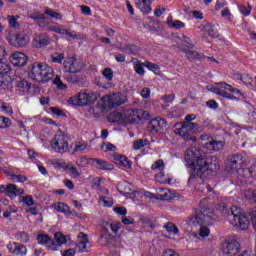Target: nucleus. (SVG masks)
<instances>
[{"mask_svg": "<svg viewBox=\"0 0 256 256\" xmlns=\"http://www.w3.org/2000/svg\"><path fill=\"white\" fill-rule=\"evenodd\" d=\"M185 161L187 167L192 168L190 177L188 179L189 183H191V181L197 177H203V173H205V171L217 173V171L220 169L217 161L210 162L209 159L206 158L203 151L195 147H191L186 150Z\"/></svg>", "mask_w": 256, "mask_h": 256, "instance_id": "nucleus-1", "label": "nucleus"}, {"mask_svg": "<svg viewBox=\"0 0 256 256\" xmlns=\"http://www.w3.org/2000/svg\"><path fill=\"white\" fill-rule=\"evenodd\" d=\"M216 209L226 215L227 221L233 227H240V229L245 230L252 223L253 229L256 231V210H252L248 214H241V210L237 206H232L227 210V204L223 202L218 203Z\"/></svg>", "mask_w": 256, "mask_h": 256, "instance_id": "nucleus-2", "label": "nucleus"}, {"mask_svg": "<svg viewBox=\"0 0 256 256\" xmlns=\"http://www.w3.org/2000/svg\"><path fill=\"white\" fill-rule=\"evenodd\" d=\"M207 199L200 201V210H197L194 216L190 217L188 220V225L190 227H197V225H211L213 219H215V212L213 209L205 207Z\"/></svg>", "mask_w": 256, "mask_h": 256, "instance_id": "nucleus-3", "label": "nucleus"}, {"mask_svg": "<svg viewBox=\"0 0 256 256\" xmlns=\"http://www.w3.org/2000/svg\"><path fill=\"white\" fill-rule=\"evenodd\" d=\"M197 116L195 114H188L185 116V122H181L178 124V127L174 129L175 135L183 138L184 141H197L195 136H191V133H197V129H199V124L191 122L195 121Z\"/></svg>", "mask_w": 256, "mask_h": 256, "instance_id": "nucleus-4", "label": "nucleus"}, {"mask_svg": "<svg viewBox=\"0 0 256 256\" xmlns=\"http://www.w3.org/2000/svg\"><path fill=\"white\" fill-rule=\"evenodd\" d=\"M54 75L53 68L43 62L32 64L29 71L30 79L38 81V83H47V81H51Z\"/></svg>", "mask_w": 256, "mask_h": 256, "instance_id": "nucleus-5", "label": "nucleus"}, {"mask_svg": "<svg viewBox=\"0 0 256 256\" xmlns=\"http://www.w3.org/2000/svg\"><path fill=\"white\" fill-rule=\"evenodd\" d=\"M217 85H220L221 88H215L214 86H211V90L216 95H220V97H224L225 99H229L230 101H238L239 97H243L241 90L234 88L227 82H218ZM227 91H230V93Z\"/></svg>", "mask_w": 256, "mask_h": 256, "instance_id": "nucleus-6", "label": "nucleus"}, {"mask_svg": "<svg viewBox=\"0 0 256 256\" xmlns=\"http://www.w3.org/2000/svg\"><path fill=\"white\" fill-rule=\"evenodd\" d=\"M69 141H71V139H69V136H67V134H65L64 132L60 131L50 141V147H52L55 153H67L71 151V145L69 144Z\"/></svg>", "mask_w": 256, "mask_h": 256, "instance_id": "nucleus-7", "label": "nucleus"}, {"mask_svg": "<svg viewBox=\"0 0 256 256\" xmlns=\"http://www.w3.org/2000/svg\"><path fill=\"white\" fill-rule=\"evenodd\" d=\"M119 229H121V223H103L102 234L99 238L100 245H109L113 239H115V235L119 233Z\"/></svg>", "mask_w": 256, "mask_h": 256, "instance_id": "nucleus-8", "label": "nucleus"}, {"mask_svg": "<svg viewBox=\"0 0 256 256\" xmlns=\"http://www.w3.org/2000/svg\"><path fill=\"white\" fill-rule=\"evenodd\" d=\"M97 101V94L93 92L80 91L77 95L71 96L67 103L69 105H78L79 107H85L91 105Z\"/></svg>", "mask_w": 256, "mask_h": 256, "instance_id": "nucleus-9", "label": "nucleus"}, {"mask_svg": "<svg viewBox=\"0 0 256 256\" xmlns=\"http://www.w3.org/2000/svg\"><path fill=\"white\" fill-rule=\"evenodd\" d=\"M102 101L105 105V107H108V109H115L125 103H127V96H125L123 93H111L109 95H106L102 98Z\"/></svg>", "mask_w": 256, "mask_h": 256, "instance_id": "nucleus-10", "label": "nucleus"}, {"mask_svg": "<svg viewBox=\"0 0 256 256\" xmlns=\"http://www.w3.org/2000/svg\"><path fill=\"white\" fill-rule=\"evenodd\" d=\"M124 117L131 125H139L144 119H149V112L141 109H129L124 113Z\"/></svg>", "mask_w": 256, "mask_h": 256, "instance_id": "nucleus-11", "label": "nucleus"}, {"mask_svg": "<svg viewBox=\"0 0 256 256\" xmlns=\"http://www.w3.org/2000/svg\"><path fill=\"white\" fill-rule=\"evenodd\" d=\"M167 129V121L161 117L153 118L147 125V131L152 135H161Z\"/></svg>", "mask_w": 256, "mask_h": 256, "instance_id": "nucleus-12", "label": "nucleus"}, {"mask_svg": "<svg viewBox=\"0 0 256 256\" xmlns=\"http://www.w3.org/2000/svg\"><path fill=\"white\" fill-rule=\"evenodd\" d=\"M63 65L66 73H80V71H83L84 67L83 61L75 57L66 58Z\"/></svg>", "mask_w": 256, "mask_h": 256, "instance_id": "nucleus-13", "label": "nucleus"}, {"mask_svg": "<svg viewBox=\"0 0 256 256\" xmlns=\"http://www.w3.org/2000/svg\"><path fill=\"white\" fill-rule=\"evenodd\" d=\"M200 139L203 148L208 149V151H221L225 147L224 141H217L208 135H202Z\"/></svg>", "mask_w": 256, "mask_h": 256, "instance_id": "nucleus-14", "label": "nucleus"}, {"mask_svg": "<svg viewBox=\"0 0 256 256\" xmlns=\"http://www.w3.org/2000/svg\"><path fill=\"white\" fill-rule=\"evenodd\" d=\"M193 47V44H189V46H178V49L182 53H185V57L188 59V61H203V59H205V55L203 53L192 50Z\"/></svg>", "mask_w": 256, "mask_h": 256, "instance_id": "nucleus-15", "label": "nucleus"}, {"mask_svg": "<svg viewBox=\"0 0 256 256\" xmlns=\"http://www.w3.org/2000/svg\"><path fill=\"white\" fill-rule=\"evenodd\" d=\"M223 253L229 256H235L239 253V242L236 239L226 241L222 245Z\"/></svg>", "mask_w": 256, "mask_h": 256, "instance_id": "nucleus-16", "label": "nucleus"}, {"mask_svg": "<svg viewBox=\"0 0 256 256\" xmlns=\"http://www.w3.org/2000/svg\"><path fill=\"white\" fill-rule=\"evenodd\" d=\"M239 165H243V155L241 154H232L229 155L226 161L227 171H232V169H237Z\"/></svg>", "mask_w": 256, "mask_h": 256, "instance_id": "nucleus-17", "label": "nucleus"}, {"mask_svg": "<svg viewBox=\"0 0 256 256\" xmlns=\"http://www.w3.org/2000/svg\"><path fill=\"white\" fill-rule=\"evenodd\" d=\"M29 35L25 33H18L13 38L10 39L11 45L14 47H25L29 44Z\"/></svg>", "mask_w": 256, "mask_h": 256, "instance_id": "nucleus-18", "label": "nucleus"}, {"mask_svg": "<svg viewBox=\"0 0 256 256\" xmlns=\"http://www.w3.org/2000/svg\"><path fill=\"white\" fill-rule=\"evenodd\" d=\"M92 167H95L99 171H113V164L98 158H90Z\"/></svg>", "mask_w": 256, "mask_h": 256, "instance_id": "nucleus-19", "label": "nucleus"}, {"mask_svg": "<svg viewBox=\"0 0 256 256\" xmlns=\"http://www.w3.org/2000/svg\"><path fill=\"white\" fill-rule=\"evenodd\" d=\"M7 249L9 253H12V255H20V256L27 255V247L17 242H9L7 244Z\"/></svg>", "mask_w": 256, "mask_h": 256, "instance_id": "nucleus-20", "label": "nucleus"}, {"mask_svg": "<svg viewBox=\"0 0 256 256\" xmlns=\"http://www.w3.org/2000/svg\"><path fill=\"white\" fill-rule=\"evenodd\" d=\"M51 42V39L47 34H38L34 36L32 40V46L36 49H42V47H47L49 43Z\"/></svg>", "mask_w": 256, "mask_h": 256, "instance_id": "nucleus-21", "label": "nucleus"}, {"mask_svg": "<svg viewBox=\"0 0 256 256\" xmlns=\"http://www.w3.org/2000/svg\"><path fill=\"white\" fill-rule=\"evenodd\" d=\"M27 61H29V58L23 52H14L12 54L11 63L14 67H23L27 65Z\"/></svg>", "mask_w": 256, "mask_h": 256, "instance_id": "nucleus-22", "label": "nucleus"}, {"mask_svg": "<svg viewBox=\"0 0 256 256\" xmlns=\"http://www.w3.org/2000/svg\"><path fill=\"white\" fill-rule=\"evenodd\" d=\"M68 239L69 237L63 235V233L57 232L54 234V241H52V246H49L48 249H51V251H57V247H55V245H65Z\"/></svg>", "mask_w": 256, "mask_h": 256, "instance_id": "nucleus-23", "label": "nucleus"}, {"mask_svg": "<svg viewBox=\"0 0 256 256\" xmlns=\"http://www.w3.org/2000/svg\"><path fill=\"white\" fill-rule=\"evenodd\" d=\"M24 192L23 189H18L15 184H8L6 187V194L10 199H15L17 195H23Z\"/></svg>", "mask_w": 256, "mask_h": 256, "instance_id": "nucleus-24", "label": "nucleus"}, {"mask_svg": "<svg viewBox=\"0 0 256 256\" xmlns=\"http://www.w3.org/2000/svg\"><path fill=\"white\" fill-rule=\"evenodd\" d=\"M138 9L145 15H149L153 9L151 8V0H138L136 3Z\"/></svg>", "mask_w": 256, "mask_h": 256, "instance_id": "nucleus-25", "label": "nucleus"}, {"mask_svg": "<svg viewBox=\"0 0 256 256\" xmlns=\"http://www.w3.org/2000/svg\"><path fill=\"white\" fill-rule=\"evenodd\" d=\"M113 159L116 165H122V167L131 168V161H129L126 156L121 154H114Z\"/></svg>", "mask_w": 256, "mask_h": 256, "instance_id": "nucleus-26", "label": "nucleus"}, {"mask_svg": "<svg viewBox=\"0 0 256 256\" xmlns=\"http://www.w3.org/2000/svg\"><path fill=\"white\" fill-rule=\"evenodd\" d=\"M11 83H13V79L9 75V72L0 73V87L1 89H7L11 87Z\"/></svg>", "mask_w": 256, "mask_h": 256, "instance_id": "nucleus-27", "label": "nucleus"}, {"mask_svg": "<svg viewBox=\"0 0 256 256\" xmlns=\"http://www.w3.org/2000/svg\"><path fill=\"white\" fill-rule=\"evenodd\" d=\"M131 187V183L124 181L118 184L117 189L121 195H131V193H133V189H131Z\"/></svg>", "mask_w": 256, "mask_h": 256, "instance_id": "nucleus-28", "label": "nucleus"}, {"mask_svg": "<svg viewBox=\"0 0 256 256\" xmlns=\"http://www.w3.org/2000/svg\"><path fill=\"white\" fill-rule=\"evenodd\" d=\"M159 193H163V194H158V195H155L151 192H146V196L149 197V199H160L161 201H167V199H169L167 197V189L165 188H159L158 189Z\"/></svg>", "mask_w": 256, "mask_h": 256, "instance_id": "nucleus-29", "label": "nucleus"}, {"mask_svg": "<svg viewBox=\"0 0 256 256\" xmlns=\"http://www.w3.org/2000/svg\"><path fill=\"white\" fill-rule=\"evenodd\" d=\"M54 209L58 211V213H63L64 215H71V210L69 206L63 202H58L54 204Z\"/></svg>", "mask_w": 256, "mask_h": 256, "instance_id": "nucleus-30", "label": "nucleus"}, {"mask_svg": "<svg viewBox=\"0 0 256 256\" xmlns=\"http://www.w3.org/2000/svg\"><path fill=\"white\" fill-rule=\"evenodd\" d=\"M108 119L111 123H121V121H123V114L121 112L114 111L110 113Z\"/></svg>", "mask_w": 256, "mask_h": 256, "instance_id": "nucleus-31", "label": "nucleus"}, {"mask_svg": "<svg viewBox=\"0 0 256 256\" xmlns=\"http://www.w3.org/2000/svg\"><path fill=\"white\" fill-rule=\"evenodd\" d=\"M17 87L18 89H23L25 93H29V91H31V87H33V84L23 79L18 82Z\"/></svg>", "mask_w": 256, "mask_h": 256, "instance_id": "nucleus-32", "label": "nucleus"}, {"mask_svg": "<svg viewBox=\"0 0 256 256\" xmlns=\"http://www.w3.org/2000/svg\"><path fill=\"white\" fill-rule=\"evenodd\" d=\"M99 205L102 207H112L113 206V198L100 196L98 200Z\"/></svg>", "mask_w": 256, "mask_h": 256, "instance_id": "nucleus-33", "label": "nucleus"}, {"mask_svg": "<svg viewBox=\"0 0 256 256\" xmlns=\"http://www.w3.org/2000/svg\"><path fill=\"white\" fill-rule=\"evenodd\" d=\"M18 19H19V16H14V15L7 16V21L11 29H19V22H17Z\"/></svg>", "mask_w": 256, "mask_h": 256, "instance_id": "nucleus-34", "label": "nucleus"}, {"mask_svg": "<svg viewBox=\"0 0 256 256\" xmlns=\"http://www.w3.org/2000/svg\"><path fill=\"white\" fill-rule=\"evenodd\" d=\"M59 35H66V37H70L71 39H81V35L73 34L69 32L67 29H62L58 27L56 30Z\"/></svg>", "mask_w": 256, "mask_h": 256, "instance_id": "nucleus-35", "label": "nucleus"}, {"mask_svg": "<svg viewBox=\"0 0 256 256\" xmlns=\"http://www.w3.org/2000/svg\"><path fill=\"white\" fill-rule=\"evenodd\" d=\"M63 59H65V54L64 53H53L51 55V61L52 63H59L62 64L63 63Z\"/></svg>", "mask_w": 256, "mask_h": 256, "instance_id": "nucleus-36", "label": "nucleus"}, {"mask_svg": "<svg viewBox=\"0 0 256 256\" xmlns=\"http://www.w3.org/2000/svg\"><path fill=\"white\" fill-rule=\"evenodd\" d=\"M44 13H45V15H48V17H51V19H61L62 18L61 13H58L51 8H45Z\"/></svg>", "mask_w": 256, "mask_h": 256, "instance_id": "nucleus-37", "label": "nucleus"}, {"mask_svg": "<svg viewBox=\"0 0 256 256\" xmlns=\"http://www.w3.org/2000/svg\"><path fill=\"white\" fill-rule=\"evenodd\" d=\"M37 241L39 245H47V243H51V237L47 234H38Z\"/></svg>", "mask_w": 256, "mask_h": 256, "instance_id": "nucleus-38", "label": "nucleus"}, {"mask_svg": "<svg viewBox=\"0 0 256 256\" xmlns=\"http://www.w3.org/2000/svg\"><path fill=\"white\" fill-rule=\"evenodd\" d=\"M6 175H10L11 179L16 183H25L27 181V178L23 175H15L11 172H6Z\"/></svg>", "mask_w": 256, "mask_h": 256, "instance_id": "nucleus-39", "label": "nucleus"}, {"mask_svg": "<svg viewBox=\"0 0 256 256\" xmlns=\"http://www.w3.org/2000/svg\"><path fill=\"white\" fill-rule=\"evenodd\" d=\"M145 66V63L141 61H137L134 65V71L137 73V75H145V69L143 68Z\"/></svg>", "mask_w": 256, "mask_h": 256, "instance_id": "nucleus-40", "label": "nucleus"}, {"mask_svg": "<svg viewBox=\"0 0 256 256\" xmlns=\"http://www.w3.org/2000/svg\"><path fill=\"white\" fill-rule=\"evenodd\" d=\"M87 243H89V241L80 240L75 246L76 251H78V253H85L87 251Z\"/></svg>", "mask_w": 256, "mask_h": 256, "instance_id": "nucleus-41", "label": "nucleus"}, {"mask_svg": "<svg viewBox=\"0 0 256 256\" xmlns=\"http://www.w3.org/2000/svg\"><path fill=\"white\" fill-rule=\"evenodd\" d=\"M165 229L168 231V233H172V235H177L179 233V228H177L173 222H168L165 225Z\"/></svg>", "mask_w": 256, "mask_h": 256, "instance_id": "nucleus-42", "label": "nucleus"}, {"mask_svg": "<svg viewBox=\"0 0 256 256\" xmlns=\"http://www.w3.org/2000/svg\"><path fill=\"white\" fill-rule=\"evenodd\" d=\"M76 165L78 167H87V165H91V158L81 157L76 160Z\"/></svg>", "mask_w": 256, "mask_h": 256, "instance_id": "nucleus-43", "label": "nucleus"}, {"mask_svg": "<svg viewBox=\"0 0 256 256\" xmlns=\"http://www.w3.org/2000/svg\"><path fill=\"white\" fill-rule=\"evenodd\" d=\"M147 145V140L146 139H138L135 140L133 143V147L135 151H139V149H143Z\"/></svg>", "mask_w": 256, "mask_h": 256, "instance_id": "nucleus-44", "label": "nucleus"}, {"mask_svg": "<svg viewBox=\"0 0 256 256\" xmlns=\"http://www.w3.org/2000/svg\"><path fill=\"white\" fill-rule=\"evenodd\" d=\"M16 239L20 241V243H29V235L27 232H19L16 234Z\"/></svg>", "mask_w": 256, "mask_h": 256, "instance_id": "nucleus-45", "label": "nucleus"}, {"mask_svg": "<svg viewBox=\"0 0 256 256\" xmlns=\"http://www.w3.org/2000/svg\"><path fill=\"white\" fill-rule=\"evenodd\" d=\"M11 127V120L7 117L0 116V129H7Z\"/></svg>", "mask_w": 256, "mask_h": 256, "instance_id": "nucleus-46", "label": "nucleus"}, {"mask_svg": "<svg viewBox=\"0 0 256 256\" xmlns=\"http://www.w3.org/2000/svg\"><path fill=\"white\" fill-rule=\"evenodd\" d=\"M11 71V67L5 59H0V73H9Z\"/></svg>", "mask_w": 256, "mask_h": 256, "instance_id": "nucleus-47", "label": "nucleus"}, {"mask_svg": "<svg viewBox=\"0 0 256 256\" xmlns=\"http://www.w3.org/2000/svg\"><path fill=\"white\" fill-rule=\"evenodd\" d=\"M102 75L107 81H113V70L111 68H105L102 71Z\"/></svg>", "mask_w": 256, "mask_h": 256, "instance_id": "nucleus-48", "label": "nucleus"}, {"mask_svg": "<svg viewBox=\"0 0 256 256\" xmlns=\"http://www.w3.org/2000/svg\"><path fill=\"white\" fill-rule=\"evenodd\" d=\"M152 171H156V169H165V163H163L162 159L155 161L151 166Z\"/></svg>", "mask_w": 256, "mask_h": 256, "instance_id": "nucleus-49", "label": "nucleus"}, {"mask_svg": "<svg viewBox=\"0 0 256 256\" xmlns=\"http://www.w3.org/2000/svg\"><path fill=\"white\" fill-rule=\"evenodd\" d=\"M144 67H147V69H149V71H153L154 73H155V71H159V65H157L155 63H151L149 61L144 62Z\"/></svg>", "mask_w": 256, "mask_h": 256, "instance_id": "nucleus-50", "label": "nucleus"}, {"mask_svg": "<svg viewBox=\"0 0 256 256\" xmlns=\"http://www.w3.org/2000/svg\"><path fill=\"white\" fill-rule=\"evenodd\" d=\"M53 83H54V85H56L58 87V89H62V90L67 89V85H65L63 83V81L61 80V78L59 76L55 77Z\"/></svg>", "mask_w": 256, "mask_h": 256, "instance_id": "nucleus-51", "label": "nucleus"}, {"mask_svg": "<svg viewBox=\"0 0 256 256\" xmlns=\"http://www.w3.org/2000/svg\"><path fill=\"white\" fill-rule=\"evenodd\" d=\"M22 203H24L28 207H31V206L35 205V201H33V196H31V195H27L25 197H22Z\"/></svg>", "mask_w": 256, "mask_h": 256, "instance_id": "nucleus-52", "label": "nucleus"}, {"mask_svg": "<svg viewBox=\"0 0 256 256\" xmlns=\"http://www.w3.org/2000/svg\"><path fill=\"white\" fill-rule=\"evenodd\" d=\"M251 6H245V5H241L239 8L240 13H242V15H244L245 17H249V15H251Z\"/></svg>", "mask_w": 256, "mask_h": 256, "instance_id": "nucleus-53", "label": "nucleus"}, {"mask_svg": "<svg viewBox=\"0 0 256 256\" xmlns=\"http://www.w3.org/2000/svg\"><path fill=\"white\" fill-rule=\"evenodd\" d=\"M240 80L244 83V85H251L253 83V78H251L249 74H243L240 77Z\"/></svg>", "mask_w": 256, "mask_h": 256, "instance_id": "nucleus-54", "label": "nucleus"}, {"mask_svg": "<svg viewBox=\"0 0 256 256\" xmlns=\"http://www.w3.org/2000/svg\"><path fill=\"white\" fill-rule=\"evenodd\" d=\"M210 233L211 231L209 230V228H207V226L200 227V232H199L200 237L202 238L209 237Z\"/></svg>", "mask_w": 256, "mask_h": 256, "instance_id": "nucleus-55", "label": "nucleus"}, {"mask_svg": "<svg viewBox=\"0 0 256 256\" xmlns=\"http://www.w3.org/2000/svg\"><path fill=\"white\" fill-rule=\"evenodd\" d=\"M206 33H208V35L210 37H213L214 39H217V37H219V34L216 32V30L213 29V26L211 24L208 25Z\"/></svg>", "mask_w": 256, "mask_h": 256, "instance_id": "nucleus-56", "label": "nucleus"}, {"mask_svg": "<svg viewBox=\"0 0 256 256\" xmlns=\"http://www.w3.org/2000/svg\"><path fill=\"white\" fill-rule=\"evenodd\" d=\"M172 29H183L185 28V23L180 20H174V23L171 24Z\"/></svg>", "mask_w": 256, "mask_h": 256, "instance_id": "nucleus-57", "label": "nucleus"}, {"mask_svg": "<svg viewBox=\"0 0 256 256\" xmlns=\"http://www.w3.org/2000/svg\"><path fill=\"white\" fill-rule=\"evenodd\" d=\"M140 95L143 99H149L151 97V89L145 87L141 90Z\"/></svg>", "mask_w": 256, "mask_h": 256, "instance_id": "nucleus-58", "label": "nucleus"}, {"mask_svg": "<svg viewBox=\"0 0 256 256\" xmlns=\"http://www.w3.org/2000/svg\"><path fill=\"white\" fill-rule=\"evenodd\" d=\"M155 179L158 183H167V178H165L164 173H158L155 175Z\"/></svg>", "mask_w": 256, "mask_h": 256, "instance_id": "nucleus-59", "label": "nucleus"}, {"mask_svg": "<svg viewBox=\"0 0 256 256\" xmlns=\"http://www.w3.org/2000/svg\"><path fill=\"white\" fill-rule=\"evenodd\" d=\"M122 223L124 225H134L135 224V220L131 217H122Z\"/></svg>", "mask_w": 256, "mask_h": 256, "instance_id": "nucleus-60", "label": "nucleus"}, {"mask_svg": "<svg viewBox=\"0 0 256 256\" xmlns=\"http://www.w3.org/2000/svg\"><path fill=\"white\" fill-rule=\"evenodd\" d=\"M114 213L118 215H127V209L125 207H116L114 208Z\"/></svg>", "mask_w": 256, "mask_h": 256, "instance_id": "nucleus-61", "label": "nucleus"}, {"mask_svg": "<svg viewBox=\"0 0 256 256\" xmlns=\"http://www.w3.org/2000/svg\"><path fill=\"white\" fill-rule=\"evenodd\" d=\"M65 79H66V81H67L68 83H73V84L79 83V79L77 78L76 75H69V76H67Z\"/></svg>", "mask_w": 256, "mask_h": 256, "instance_id": "nucleus-62", "label": "nucleus"}, {"mask_svg": "<svg viewBox=\"0 0 256 256\" xmlns=\"http://www.w3.org/2000/svg\"><path fill=\"white\" fill-rule=\"evenodd\" d=\"M62 256H75V249H66L63 253Z\"/></svg>", "mask_w": 256, "mask_h": 256, "instance_id": "nucleus-63", "label": "nucleus"}, {"mask_svg": "<svg viewBox=\"0 0 256 256\" xmlns=\"http://www.w3.org/2000/svg\"><path fill=\"white\" fill-rule=\"evenodd\" d=\"M163 256H179L174 250L167 249L164 251Z\"/></svg>", "mask_w": 256, "mask_h": 256, "instance_id": "nucleus-64", "label": "nucleus"}]
</instances>
